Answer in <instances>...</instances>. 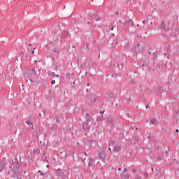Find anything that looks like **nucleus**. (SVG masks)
<instances>
[{"label": "nucleus", "mask_w": 179, "mask_h": 179, "mask_svg": "<svg viewBox=\"0 0 179 179\" xmlns=\"http://www.w3.org/2000/svg\"><path fill=\"white\" fill-rule=\"evenodd\" d=\"M19 161L17 160V157H15L14 160H12L10 170V171H13L15 177H16L17 179H22V176H23L22 170L27 166V163L22 162V157H19Z\"/></svg>", "instance_id": "nucleus-1"}, {"label": "nucleus", "mask_w": 179, "mask_h": 179, "mask_svg": "<svg viewBox=\"0 0 179 179\" xmlns=\"http://www.w3.org/2000/svg\"><path fill=\"white\" fill-rule=\"evenodd\" d=\"M145 51V47L143 45H141V44H137V45L134 46L131 49V52L133 54H142Z\"/></svg>", "instance_id": "nucleus-2"}, {"label": "nucleus", "mask_w": 179, "mask_h": 179, "mask_svg": "<svg viewBox=\"0 0 179 179\" xmlns=\"http://www.w3.org/2000/svg\"><path fill=\"white\" fill-rule=\"evenodd\" d=\"M34 120V117H33L32 116H29L27 117V120H26L25 123L27 124V125H28V127L29 128H31V129H33V121Z\"/></svg>", "instance_id": "nucleus-3"}, {"label": "nucleus", "mask_w": 179, "mask_h": 179, "mask_svg": "<svg viewBox=\"0 0 179 179\" xmlns=\"http://www.w3.org/2000/svg\"><path fill=\"white\" fill-rule=\"evenodd\" d=\"M90 17H92V19H95V22H100L101 19L100 16H99V13L97 12H94V13L90 14Z\"/></svg>", "instance_id": "nucleus-4"}, {"label": "nucleus", "mask_w": 179, "mask_h": 179, "mask_svg": "<svg viewBox=\"0 0 179 179\" xmlns=\"http://www.w3.org/2000/svg\"><path fill=\"white\" fill-rule=\"evenodd\" d=\"M6 164H8V163L6 162V160L2 159L1 161H0V173H2V171L3 170V169L6 167Z\"/></svg>", "instance_id": "nucleus-5"}, {"label": "nucleus", "mask_w": 179, "mask_h": 179, "mask_svg": "<svg viewBox=\"0 0 179 179\" xmlns=\"http://www.w3.org/2000/svg\"><path fill=\"white\" fill-rule=\"evenodd\" d=\"M159 29H162V30H164L165 31H169L170 30V27H166V25L164 24V21H162Z\"/></svg>", "instance_id": "nucleus-6"}, {"label": "nucleus", "mask_w": 179, "mask_h": 179, "mask_svg": "<svg viewBox=\"0 0 179 179\" xmlns=\"http://www.w3.org/2000/svg\"><path fill=\"white\" fill-rule=\"evenodd\" d=\"M83 131H89V129H90V125L89 124V122H85V123L83 124Z\"/></svg>", "instance_id": "nucleus-7"}, {"label": "nucleus", "mask_w": 179, "mask_h": 179, "mask_svg": "<svg viewBox=\"0 0 179 179\" xmlns=\"http://www.w3.org/2000/svg\"><path fill=\"white\" fill-rule=\"evenodd\" d=\"M98 156L100 159L104 160L106 159V151H101Z\"/></svg>", "instance_id": "nucleus-8"}, {"label": "nucleus", "mask_w": 179, "mask_h": 179, "mask_svg": "<svg viewBox=\"0 0 179 179\" xmlns=\"http://www.w3.org/2000/svg\"><path fill=\"white\" fill-rule=\"evenodd\" d=\"M85 120L87 122H90V121H93V116H90L89 113H86L85 115Z\"/></svg>", "instance_id": "nucleus-9"}, {"label": "nucleus", "mask_w": 179, "mask_h": 179, "mask_svg": "<svg viewBox=\"0 0 179 179\" xmlns=\"http://www.w3.org/2000/svg\"><path fill=\"white\" fill-rule=\"evenodd\" d=\"M113 121H114V119L112 116H110L109 117H108L106 122L107 124H113Z\"/></svg>", "instance_id": "nucleus-10"}, {"label": "nucleus", "mask_w": 179, "mask_h": 179, "mask_svg": "<svg viewBox=\"0 0 179 179\" xmlns=\"http://www.w3.org/2000/svg\"><path fill=\"white\" fill-rule=\"evenodd\" d=\"M57 176L59 177H64V172L61 169H58Z\"/></svg>", "instance_id": "nucleus-11"}, {"label": "nucleus", "mask_w": 179, "mask_h": 179, "mask_svg": "<svg viewBox=\"0 0 179 179\" xmlns=\"http://www.w3.org/2000/svg\"><path fill=\"white\" fill-rule=\"evenodd\" d=\"M69 34L68 31H64L62 32V37H64L65 38V37H68Z\"/></svg>", "instance_id": "nucleus-12"}, {"label": "nucleus", "mask_w": 179, "mask_h": 179, "mask_svg": "<svg viewBox=\"0 0 179 179\" xmlns=\"http://www.w3.org/2000/svg\"><path fill=\"white\" fill-rule=\"evenodd\" d=\"M120 177L122 179H129V175L126 174V175H120Z\"/></svg>", "instance_id": "nucleus-13"}, {"label": "nucleus", "mask_w": 179, "mask_h": 179, "mask_svg": "<svg viewBox=\"0 0 179 179\" xmlns=\"http://www.w3.org/2000/svg\"><path fill=\"white\" fill-rule=\"evenodd\" d=\"M120 150H121L120 146H115L113 148V151H115V152H120Z\"/></svg>", "instance_id": "nucleus-14"}, {"label": "nucleus", "mask_w": 179, "mask_h": 179, "mask_svg": "<svg viewBox=\"0 0 179 179\" xmlns=\"http://www.w3.org/2000/svg\"><path fill=\"white\" fill-rule=\"evenodd\" d=\"M151 124H152V125H157V120L156 119H152L151 120Z\"/></svg>", "instance_id": "nucleus-15"}, {"label": "nucleus", "mask_w": 179, "mask_h": 179, "mask_svg": "<svg viewBox=\"0 0 179 179\" xmlns=\"http://www.w3.org/2000/svg\"><path fill=\"white\" fill-rule=\"evenodd\" d=\"M96 121H104V117H103V115L99 116L96 118Z\"/></svg>", "instance_id": "nucleus-16"}, {"label": "nucleus", "mask_w": 179, "mask_h": 179, "mask_svg": "<svg viewBox=\"0 0 179 179\" xmlns=\"http://www.w3.org/2000/svg\"><path fill=\"white\" fill-rule=\"evenodd\" d=\"M42 160H43V162H46V163H49L48 157H43Z\"/></svg>", "instance_id": "nucleus-17"}, {"label": "nucleus", "mask_w": 179, "mask_h": 179, "mask_svg": "<svg viewBox=\"0 0 179 179\" xmlns=\"http://www.w3.org/2000/svg\"><path fill=\"white\" fill-rule=\"evenodd\" d=\"M127 23L129 26H134V21L132 20H129Z\"/></svg>", "instance_id": "nucleus-18"}, {"label": "nucleus", "mask_w": 179, "mask_h": 179, "mask_svg": "<svg viewBox=\"0 0 179 179\" xmlns=\"http://www.w3.org/2000/svg\"><path fill=\"white\" fill-rule=\"evenodd\" d=\"M88 166H90V164H92V163H93V159L92 158H89L88 159Z\"/></svg>", "instance_id": "nucleus-19"}, {"label": "nucleus", "mask_w": 179, "mask_h": 179, "mask_svg": "<svg viewBox=\"0 0 179 179\" xmlns=\"http://www.w3.org/2000/svg\"><path fill=\"white\" fill-rule=\"evenodd\" d=\"M119 68H121L122 69V68H124V64L122 62H120L119 64H117Z\"/></svg>", "instance_id": "nucleus-20"}, {"label": "nucleus", "mask_w": 179, "mask_h": 179, "mask_svg": "<svg viewBox=\"0 0 179 179\" xmlns=\"http://www.w3.org/2000/svg\"><path fill=\"white\" fill-rule=\"evenodd\" d=\"M115 142V141L110 140L109 142V146H111V145H114Z\"/></svg>", "instance_id": "nucleus-21"}, {"label": "nucleus", "mask_w": 179, "mask_h": 179, "mask_svg": "<svg viewBox=\"0 0 179 179\" xmlns=\"http://www.w3.org/2000/svg\"><path fill=\"white\" fill-rule=\"evenodd\" d=\"M143 176H144L145 178H148V177H149V173H148V172H144Z\"/></svg>", "instance_id": "nucleus-22"}, {"label": "nucleus", "mask_w": 179, "mask_h": 179, "mask_svg": "<svg viewBox=\"0 0 179 179\" xmlns=\"http://www.w3.org/2000/svg\"><path fill=\"white\" fill-rule=\"evenodd\" d=\"M31 73H32V75H34V76L37 75V73L36 72V69H32Z\"/></svg>", "instance_id": "nucleus-23"}, {"label": "nucleus", "mask_w": 179, "mask_h": 179, "mask_svg": "<svg viewBox=\"0 0 179 179\" xmlns=\"http://www.w3.org/2000/svg\"><path fill=\"white\" fill-rule=\"evenodd\" d=\"M49 75H50V76L55 77V72H50V73H49Z\"/></svg>", "instance_id": "nucleus-24"}, {"label": "nucleus", "mask_w": 179, "mask_h": 179, "mask_svg": "<svg viewBox=\"0 0 179 179\" xmlns=\"http://www.w3.org/2000/svg\"><path fill=\"white\" fill-rule=\"evenodd\" d=\"M85 66H90V62H87L85 63Z\"/></svg>", "instance_id": "nucleus-25"}, {"label": "nucleus", "mask_w": 179, "mask_h": 179, "mask_svg": "<svg viewBox=\"0 0 179 179\" xmlns=\"http://www.w3.org/2000/svg\"><path fill=\"white\" fill-rule=\"evenodd\" d=\"M38 173L40 174V175L42 176H44V173L41 172V170H39V171H38Z\"/></svg>", "instance_id": "nucleus-26"}, {"label": "nucleus", "mask_w": 179, "mask_h": 179, "mask_svg": "<svg viewBox=\"0 0 179 179\" xmlns=\"http://www.w3.org/2000/svg\"><path fill=\"white\" fill-rule=\"evenodd\" d=\"M141 68H142V69L143 70V69H145V68H148V65H146V64H143V65L141 66Z\"/></svg>", "instance_id": "nucleus-27"}, {"label": "nucleus", "mask_w": 179, "mask_h": 179, "mask_svg": "<svg viewBox=\"0 0 179 179\" xmlns=\"http://www.w3.org/2000/svg\"><path fill=\"white\" fill-rule=\"evenodd\" d=\"M42 177H45L46 178H47V177H48V173H43V176H42Z\"/></svg>", "instance_id": "nucleus-28"}, {"label": "nucleus", "mask_w": 179, "mask_h": 179, "mask_svg": "<svg viewBox=\"0 0 179 179\" xmlns=\"http://www.w3.org/2000/svg\"><path fill=\"white\" fill-rule=\"evenodd\" d=\"M54 69H55V71H58V65H55L54 66Z\"/></svg>", "instance_id": "nucleus-29"}, {"label": "nucleus", "mask_w": 179, "mask_h": 179, "mask_svg": "<svg viewBox=\"0 0 179 179\" xmlns=\"http://www.w3.org/2000/svg\"><path fill=\"white\" fill-rule=\"evenodd\" d=\"M52 52H58V50L57 49V48H55L52 49Z\"/></svg>", "instance_id": "nucleus-30"}, {"label": "nucleus", "mask_w": 179, "mask_h": 179, "mask_svg": "<svg viewBox=\"0 0 179 179\" xmlns=\"http://www.w3.org/2000/svg\"><path fill=\"white\" fill-rule=\"evenodd\" d=\"M108 100H111L113 99V94H110V96L108 97Z\"/></svg>", "instance_id": "nucleus-31"}, {"label": "nucleus", "mask_w": 179, "mask_h": 179, "mask_svg": "<svg viewBox=\"0 0 179 179\" xmlns=\"http://www.w3.org/2000/svg\"><path fill=\"white\" fill-rule=\"evenodd\" d=\"M96 101H97V97H94L92 103H96Z\"/></svg>", "instance_id": "nucleus-32"}, {"label": "nucleus", "mask_w": 179, "mask_h": 179, "mask_svg": "<svg viewBox=\"0 0 179 179\" xmlns=\"http://www.w3.org/2000/svg\"><path fill=\"white\" fill-rule=\"evenodd\" d=\"M20 57H24V52H20Z\"/></svg>", "instance_id": "nucleus-33"}, {"label": "nucleus", "mask_w": 179, "mask_h": 179, "mask_svg": "<svg viewBox=\"0 0 179 179\" xmlns=\"http://www.w3.org/2000/svg\"><path fill=\"white\" fill-rule=\"evenodd\" d=\"M51 85H55V80H52L51 81Z\"/></svg>", "instance_id": "nucleus-34"}, {"label": "nucleus", "mask_w": 179, "mask_h": 179, "mask_svg": "<svg viewBox=\"0 0 179 179\" xmlns=\"http://www.w3.org/2000/svg\"><path fill=\"white\" fill-rule=\"evenodd\" d=\"M148 21H143V24H148Z\"/></svg>", "instance_id": "nucleus-35"}, {"label": "nucleus", "mask_w": 179, "mask_h": 179, "mask_svg": "<svg viewBox=\"0 0 179 179\" xmlns=\"http://www.w3.org/2000/svg\"><path fill=\"white\" fill-rule=\"evenodd\" d=\"M135 179H142V177L137 176Z\"/></svg>", "instance_id": "nucleus-36"}, {"label": "nucleus", "mask_w": 179, "mask_h": 179, "mask_svg": "<svg viewBox=\"0 0 179 179\" xmlns=\"http://www.w3.org/2000/svg\"><path fill=\"white\" fill-rule=\"evenodd\" d=\"M104 112H105V110L101 111V112L99 113V114H101V115H103V114H104Z\"/></svg>", "instance_id": "nucleus-37"}, {"label": "nucleus", "mask_w": 179, "mask_h": 179, "mask_svg": "<svg viewBox=\"0 0 179 179\" xmlns=\"http://www.w3.org/2000/svg\"><path fill=\"white\" fill-rule=\"evenodd\" d=\"M56 122H57V124H59V120L58 119V117L56 118Z\"/></svg>", "instance_id": "nucleus-38"}, {"label": "nucleus", "mask_w": 179, "mask_h": 179, "mask_svg": "<svg viewBox=\"0 0 179 179\" xmlns=\"http://www.w3.org/2000/svg\"><path fill=\"white\" fill-rule=\"evenodd\" d=\"M128 171V169H127V168L124 169V173H127Z\"/></svg>", "instance_id": "nucleus-39"}, {"label": "nucleus", "mask_w": 179, "mask_h": 179, "mask_svg": "<svg viewBox=\"0 0 179 179\" xmlns=\"http://www.w3.org/2000/svg\"><path fill=\"white\" fill-rule=\"evenodd\" d=\"M157 90H158L159 92H160V90H161L160 87L157 86Z\"/></svg>", "instance_id": "nucleus-40"}, {"label": "nucleus", "mask_w": 179, "mask_h": 179, "mask_svg": "<svg viewBox=\"0 0 179 179\" xmlns=\"http://www.w3.org/2000/svg\"><path fill=\"white\" fill-rule=\"evenodd\" d=\"M42 113H43V115H45V110H43Z\"/></svg>", "instance_id": "nucleus-41"}, {"label": "nucleus", "mask_w": 179, "mask_h": 179, "mask_svg": "<svg viewBox=\"0 0 179 179\" xmlns=\"http://www.w3.org/2000/svg\"><path fill=\"white\" fill-rule=\"evenodd\" d=\"M115 15H120V11H116Z\"/></svg>", "instance_id": "nucleus-42"}, {"label": "nucleus", "mask_w": 179, "mask_h": 179, "mask_svg": "<svg viewBox=\"0 0 179 179\" xmlns=\"http://www.w3.org/2000/svg\"><path fill=\"white\" fill-rule=\"evenodd\" d=\"M153 55H154V57H156V55H157V52H154Z\"/></svg>", "instance_id": "nucleus-43"}, {"label": "nucleus", "mask_w": 179, "mask_h": 179, "mask_svg": "<svg viewBox=\"0 0 179 179\" xmlns=\"http://www.w3.org/2000/svg\"><path fill=\"white\" fill-rule=\"evenodd\" d=\"M66 76H68V78H69L71 76V73H67Z\"/></svg>", "instance_id": "nucleus-44"}, {"label": "nucleus", "mask_w": 179, "mask_h": 179, "mask_svg": "<svg viewBox=\"0 0 179 179\" xmlns=\"http://www.w3.org/2000/svg\"><path fill=\"white\" fill-rule=\"evenodd\" d=\"M145 108H149V104H147V105L145 106Z\"/></svg>", "instance_id": "nucleus-45"}, {"label": "nucleus", "mask_w": 179, "mask_h": 179, "mask_svg": "<svg viewBox=\"0 0 179 179\" xmlns=\"http://www.w3.org/2000/svg\"><path fill=\"white\" fill-rule=\"evenodd\" d=\"M55 76H56V78H59V75L55 74Z\"/></svg>", "instance_id": "nucleus-46"}, {"label": "nucleus", "mask_w": 179, "mask_h": 179, "mask_svg": "<svg viewBox=\"0 0 179 179\" xmlns=\"http://www.w3.org/2000/svg\"><path fill=\"white\" fill-rule=\"evenodd\" d=\"M176 132H177V134H178V132H179L178 129H177L176 130Z\"/></svg>", "instance_id": "nucleus-47"}, {"label": "nucleus", "mask_w": 179, "mask_h": 179, "mask_svg": "<svg viewBox=\"0 0 179 179\" xmlns=\"http://www.w3.org/2000/svg\"><path fill=\"white\" fill-rule=\"evenodd\" d=\"M87 24H92V22H87Z\"/></svg>", "instance_id": "nucleus-48"}, {"label": "nucleus", "mask_w": 179, "mask_h": 179, "mask_svg": "<svg viewBox=\"0 0 179 179\" xmlns=\"http://www.w3.org/2000/svg\"><path fill=\"white\" fill-rule=\"evenodd\" d=\"M32 55H34V50H31Z\"/></svg>", "instance_id": "nucleus-49"}, {"label": "nucleus", "mask_w": 179, "mask_h": 179, "mask_svg": "<svg viewBox=\"0 0 179 179\" xmlns=\"http://www.w3.org/2000/svg\"><path fill=\"white\" fill-rule=\"evenodd\" d=\"M87 87L90 86V83H87Z\"/></svg>", "instance_id": "nucleus-50"}, {"label": "nucleus", "mask_w": 179, "mask_h": 179, "mask_svg": "<svg viewBox=\"0 0 179 179\" xmlns=\"http://www.w3.org/2000/svg\"><path fill=\"white\" fill-rule=\"evenodd\" d=\"M110 30H114V27H112Z\"/></svg>", "instance_id": "nucleus-51"}, {"label": "nucleus", "mask_w": 179, "mask_h": 179, "mask_svg": "<svg viewBox=\"0 0 179 179\" xmlns=\"http://www.w3.org/2000/svg\"><path fill=\"white\" fill-rule=\"evenodd\" d=\"M85 156H87V153L86 152H84Z\"/></svg>", "instance_id": "nucleus-52"}, {"label": "nucleus", "mask_w": 179, "mask_h": 179, "mask_svg": "<svg viewBox=\"0 0 179 179\" xmlns=\"http://www.w3.org/2000/svg\"><path fill=\"white\" fill-rule=\"evenodd\" d=\"M106 31H110V29H106Z\"/></svg>", "instance_id": "nucleus-53"}, {"label": "nucleus", "mask_w": 179, "mask_h": 179, "mask_svg": "<svg viewBox=\"0 0 179 179\" xmlns=\"http://www.w3.org/2000/svg\"><path fill=\"white\" fill-rule=\"evenodd\" d=\"M127 2L128 3V2H131V0H127Z\"/></svg>", "instance_id": "nucleus-54"}, {"label": "nucleus", "mask_w": 179, "mask_h": 179, "mask_svg": "<svg viewBox=\"0 0 179 179\" xmlns=\"http://www.w3.org/2000/svg\"><path fill=\"white\" fill-rule=\"evenodd\" d=\"M118 171H121V168H119V169H118Z\"/></svg>", "instance_id": "nucleus-55"}, {"label": "nucleus", "mask_w": 179, "mask_h": 179, "mask_svg": "<svg viewBox=\"0 0 179 179\" xmlns=\"http://www.w3.org/2000/svg\"><path fill=\"white\" fill-rule=\"evenodd\" d=\"M46 167L48 169V167H50V165H48V164L46 165Z\"/></svg>", "instance_id": "nucleus-56"}, {"label": "nucleus", "mask_w": 179, "mask_h": 179, "mask_svg": "<svg viewBox=\"0 0 179 179\" xmlns=\"http://www.w3.org/2000/svg\"><path fill=\"white\" fill-rule=\"evenodd\" d=\"M37 63V60H34V64Z\"/></svg>", "instance_id": "nucleus-57"}, {"label": "nucleus", "mask_w": 179, "mask_h": 179, "mask_svg": "<svg viewBox=\"0 0 179 179\" xmlns=\"http://www.w3.org/2000/svg\"><path fill=\"white\" fill-rule=\"evenodd\" d=\"M108 150L111 151V148H108Z\"/></svg>", "instance_id": "nucleus-58"}, {"label": "nucleus", "mask_w": 179, "mask_h": 179, "mask_svg": "<svg viewBox=\"0 0 179 179\" xmlns=\"http://www.w3.org/2000/svg\"><path fill=\"white\" fill-rule=\"evenodd\" d=\"M148 139H150V134H149Z\"/></svg>", "instance_id": "nucleus-59"}, {"label": "nucleus", "mask_w": 179, "mask_h": 179, "mask_svg": "<svg viewBox=\"0 0 179 179\" xmlns=\"http://www.w3.org/2000/svg\"><path fill=\"white\" fill-rule=\"evenodd\" d=\"M151 171H153V167L151 168Z\"/></svg>", "instance_id": "nucleus-60"}, {"label": "nucleus", "mask_w": 179, "mask_h": 179, "mask_svg": "<svg viewBox=\"0 0 179 179\" xmlns=\"http://www.w3.org/2000/svg\"><path fill=\"white\" fill-rule=\"evenodd\" d=\"M135 131H138V128H136V129H135Z\"/></svg>", "instance_id": "nucleus-61"}, {"label": "nucleus", "mask_w": 179, "mask_h": 179, "mask_svg": "<svg viewBox=\"0 0 179 179\" xmlns=\"http://www.w3.org/2000/svg\"><path fill=\"white\" fill-rule=\"evenodd\" d=\"M85 75H87V71L85 72Z\"/></svg>", "instance_id": "nucleus-62"}, {"label": "nucleus", "mask_w": 179, "mask_h": 179, "mask_svg": "<svg viewBox=\"0 0 179 179\" xmlns=\"http://www.w3.org/2000/svg\"><path fill=\"white\" fill-rule=\"evenodd\" d=\"M29 47L31 46V44H29Z\"/></svg>", "instance_id": "nucleus-63"}, {"label": "nucleus", "mask_w": 179, "mask_h": 179, "mask_svg": "<svg viewBox=\"0 0 179 179\" xmlns=\"http://www.w3.org/2000/svg\"><path fill=\"white\" fill-rule=\"evenodd\" d=\"M39 115L41 116V113H39Z\"/></svg>", "instance_id": "nucleus-64"}]
</instances>
